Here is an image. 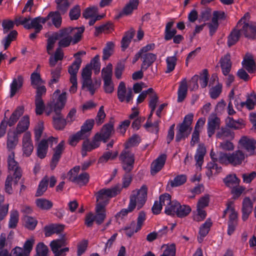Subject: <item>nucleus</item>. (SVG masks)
<instances>
[{
	"instance_id": "obj_1",
	"label": "nucleus",
	"mask_w": 256,
	"mask_h": 256,
	"mask_svg": "<svg viewBox=\"0 0 256 256\" xmlns=\"http://www.w3.org/2000/svg\"><path fill=\"white\" fill-rule=\"evenodd\" d=\"M148 194V187L146 185H142L141 188L136 191H133L130 196V202L126 208H122L116 215V218H122L129 212H131L135 208L136 206L138 209L141 208L145 204Z\"/></svg>"
},
{
	"instance_id": "obj_2",
	"label": "nucleus",
	"mask_w": 256,
	"mask_h": 256,
	"mask_svg": "<svg viewBox=\"0 0 256 256\" xmlns=\"http://www.w3.org/2000/svg\"><path fill=\"white\" fill-rule=\"evenodd\" d=\"M66 92H62L58 99L53 102L50 108V110L55 113V115L52 117L53 125L57 130H62L66 125V120L61 113L66 102Z\"/></svg>"
},
{
	"instance_id": "obj_3",
	"label": "nucleus",
	"mask_w": 256,
	"mask_h": 256,
	"mask_svg": "<svg viewBox=\"0 0 256 256\" xmlns=\"http://www.w3.org/2000/svg\"><path fill=\"white\" fill-rule=\"evenodd\" d=\"M122 188L119 184L111 188H102L96 194V201L108 204L110 198L115 197L120 192Z\"/></svg>"
},
{
	"instance_id": "obj_4",
	"label": "nucleus",
	"mask_w": 256,
	"mask_h": 256,
	"mask_svg": "<svg viewBox=\"0 0 256 256\" xmlns=\"http://www.w3.org/2000/svg\"><path fill=\"white\" fill-rule=\"evenodd\" d=\"M119 159L122 162L123 170L126 173H130L134 167V154L130 150H124L121 152Z\"/></svg>"
},
{
	"instance_id": "obj_5",
	"label": "nucleus",
	"mask_w": 256,
	"mask_h": 256,
	"mask_svg": "<svg viewBox=\"0 0 256 256\" xmlns=\"http://www.w3.org/2000/svg\"><path fill=\"white\" fill-rule=\"evenodd\" d=\"M73 28L72 27L66 28L59 30L56 32L58 38V48H66L72 43V36Z\"/></svg>"
},
{
	"instance_id": "obj_6",
	"label": "nucleus",
	"mask_w": 256,
	"mask_h": 256,
	"mask_svg": "<svg viewBox=\"0 0 256 256\" xmlns=\"http://www.w3.org/2000/svg\"><path fill=\"white\" fill-rule=\"evenodd\" d=\"M238 144L250 155L256 154V140L253 138L242 136L239 140Z\"/></svg>"
},
{
	"instance_id": "obj_7",
	"label": "nucleus",
	"mask_w": 256,
	"mask_h": 256,
	"mask_svg": "<svg viewBox=\"0 0 256 256\" xmlns=\"http://www.w3.org/2000/svg\"><path fill=\"white\" fill-rule=\"evenodd\" d=\"M117 95L119 101L121 102L126 101V103H129L134 97L132 90L130 88L128 89L126 93V84L124 82H121L119 84Z\"/></svg>"
},
{
	"instance_id": "obj_8",
	"label": "nucleus",
	"mask_w": 256,
	"mask_h": 256,
	"mask_svg": "<svg viewBox=\"0 0 256 256\" xmlns=\"http://www.w3.org/2000/svg\"><path fill=\"white\" fill-rule=\"evenodd\" d=\"M34 244L33 239L27 240L24 243L23 249L20 247L16 246L12 249V254L14 256H29Z\"/></svg>"
},
{
	"instance_id": "obj_9",
	"label": "nucleus",
	"mask_w": 256,
	"mask_h": 256,
	"mask_svg": "<svg viewBox=\"0 0 256 256\" xmlns=\"http://www.w3.org/2000/svg\"><path fill=\"white\" fill-rule=\"evenodd\" d=\"M220 120L216 115L210 116L208 122L207 133L209 138H211L216 130L220 129Z\"/></svg>"
},
{
	"instance_id": "obj_10",
	"label": "nucleus",
	"mask_w": 256,
	"mask_h": 256,
	"mask_svg": "<svg viewBox=\"0 0 256 256\" xmlns=\"http://www.w3.org/2000/svg\"><path fill=\"white\" fill-rule=\"evenodd\" d=\"M64 142L62 140L54 148V153L50 164V167L52 170H54L64 150Z\"/></svg>"
},
{
	"instance_id": "obj_11",
	"label": "nucleus",
	"mask_w": 256,
	"mask_h": 256,
	"mask_svg": "<svg viewBox=\"0 0 256 256\" xmlns=\"http://www.w3.org/2000/svg\"><path fill=\"white\" fill-rule=\"evenodd\" d=\"M241 30L244 36L248 39H256V23L250 22L244 23Z\"/></svg>"
},
{
	"instance_id": "obj_12",
	"label": "nucleus",
	"mask_w": 256,
	"mask_h": 256,
	"mask_svg": "<svg viewBox=\"0 0 256 256\" xmlns=\"http://www.w3.org/2000/svg\"><path fill=\"white\" fill-rule=\"evenodd\" d=\"M166 159V154H162L152 162L150 166V173L152 175H155L162 169L165 164Z\"/></svg>"
},
{
	"instance_id": "obj_13",
	"label": "nucleus",
	"mask_w": 256,
	"mask_h": 256,
	"mask_svg": "<svg viewBox=\"0 0 256 256\" xmlns=\"http://www.w3.org/2000/svg\"><path fill=\"white\" fill-rule=\"evenodd\" d=\"M242 64L250 74L254 73L256 71V64L252 56L246 54L244 58Z\"/></svg>"
},
{
	"instance_id": "obj_14",
	"label": "nucleus",
	"mask_w": 256,
	"mask_h": 256,
	"mask_svg": "<svg viewBox=\"0 0 256 256\" xmlns=\"http://www.w3.org/2000/svg\"><path fill=\"white\" fill-rule=\"evenodd\" d=\"M102 141L100 139V136L96 134L91 142L88 140H84L83 142L82 149L86 152H90L98 148L100 146V142Z\"/></svg>"
},
{
	"instance_id": "obj_15",
	"label": "nucleus",
	"mask_w": 256,
	"mask_h": 256,
	"mask_svg": "<svg viewBox=\"0 0 256 256\" xmlns=\"http://www.w3.org/2000/svg\"><path fill=\"white\" fill-rule=\"evenodd\" d=\"M65 228V226L62 224H52L46 226L44 228V232L46 237L51 236L54 234H60L62 232Z\"/></svg>"
},
{
	"instance_id": "obj_16",
	"label": "nucleus",
	"mask_w": 256,
	"mask_h": 256,
	"mask_svg": "<svg viewBox=\"0 0 256 256\" xmlns=\"http://www.w3.org/2000/svg\"><path fill=\"white\" fill-rule=\"evenodd\" d=\"M220 62L223 74L228 76L230 72L232 65L230 54L227 53L222 56L220 60Z\"/></svg>"
},
{
	"instance_id": "obj_17",
	"label": "nucleus",
	"mask_w": 256,
	"mask_h": 256,
	"mask_svg": "<svg viewBox=\"0 0 256 256\" xmlns=\"http://www.w3.org/2000/svg\"><path fill=\"white\" fill-rule=\"evenodd\" d=\"M114 124L109 122L104 124L101 130L100 133H96L100 136V139L104 142H107L112 132H114Z\"/></svg>"
},
{
	"instance_id": "obj_18",
	"label": "nucleus",
	"mask_w": 256,
	"mask_h": 256,
	"mask_svg": "<svg viewBox=\"0 0 256 256\" xmlns=\"http://www.w3.org/2000/svg\"><path fill=\"white\" fill-rule=\"evenodd\" d=\"M157 58V56L152 53L142 54L141 70H146L150 66Z\"/></svg>"
},
{
	"instance_id": "obj_19",
	"label": "nucleus",
	"mask_w": 256,
	"mask_h": 256,
	"mask_svg": "<svg viewBox=\"0 0 256 256\" xmlns=\"http://www.w3.org/2000/svg\"><path fill=\"white\" fill-rule=\"evenodd\" d=\"M246 100L245 102L240 103L241 108L246 107L248 110H251L254 109L256 106V93L254 92L246 95Z\"/></svg>"
},
{
	"instance_id": "obj_20",
	"label": "nucleus",
	"mask_w": 256,
	"mask_h": 256,
	"mask_svg": "<svg viewBox=\"0 0 256 256\" xmlns=\"http://www.w3.org/2000/svg\"><path fill=\"white\" fill-rule=\"evenodd\" d=\"M188 88L186 78L182 79L180 82V85L178 90V102H182L186 98L188 94Z\"/></svg>"
},
{
	"instance_id": "obj_21",
	"label": "nucleus",
	"mask_w": 256,
	"mask_h": 256,
	"mask_svg": "<svg viewBox=\"0 0 256 256\" xmlns=\"http://www.w3.org/2000/svg\"><path fill=\"white\" fill-rule=\"evenodd\" d=\"M24 78L22 76L19 75L17 78L12 80L10 84V97L12 98L22 86Z\"/></svg>"
},
{
	"instance_id": "obj_22",
	"label": "nucleus",
	"mask_w": 256,
	"mask_h": 256,
	"mask_svg": "<svg viewBox=\"0 0 256 256\" xmlns=\"http://www.w3.org/2000/svg\"><path fill=\"white\" fill-rule=\"evenodd\" d=\"M138 4L139 0H130L128 3L124 6L122 12L120 13L117 18H119L123 14L126 16L130 14L134 10L138 8Z\"/></svg>"
},
{
	"instance_id": "obj_23",
	"label": "nucleus",
	"mask_w": 256,
	"mask_h": 256,
	"mask_svg": "<svg viewBox=\"0 0 256 256\" xmlns=\"http://www.w3.org/2000/svg\"><path fill=\"white\" fill-rule=\"evenodd\" d=\"M245 158V154L240 150H237L230 154V164L234 166L240 164Z\"/></svg>"
},
{
	"instance_id": "obj_24",
	"label": "nucleus",
	"mask_w": 256,
	"mask_h": 256,
	"mask_svg": "<svg viewBox=\"0 0 256 256\" xmlns=\"http://www.w3.org/2000/svg\"><path fill=\"white\" fill-rule=\"evenodd\" d=\"M90 176L87 172L80 174L78 176H70L69 180L80 186L86 185L89 182Z\"/></svg>"
},
{
	"instance_id": "obj_25",
	"label": "nucleus",
	"mask_w": 256,
	"mask_h": 256,
	"mask_svg": "<svg viewBox=\"0 0 256 256\" xmlns=\"http://www.w3.org/2000/svg\"><path fill=\"white\" fill-rule=\"evenodd\" d=\"M242 34V32L241 28L240 29L236 28H234L228 37V46L230 48L235 44L238 41Z\"/></svg>"
},
{
	"instance_id": "obj_26",
	"label": "nucleus",
	"mask_w": 256,
	"mask_h": 256,
	"mask_svg": "<svg viewBox=\"0 0 256 256\" xmlns=\"http://www.w3.org/2000/svg\"><path fill=\"white\" fill-rule=\"evenodd\" d=\"M134 34L135 30L132 28L125 32L121 40V48L122 51H124L128 47Z\"/></svg>"
},
{
	"instance_id": "obj_27",
	"label": "nucleus",
	"mask_w": 256,
	"mask_h": 256,
	"mask_svg": "<svg viewBox=\"0 0 256 256\" xmlns=\"http://www.w3.org/2000/svg\"><path fill=\"white\" fill-rule=\"evenodd\" d=\"M30 126V118L28 116H24L18 122L16 132L20 134L28 130Z\"/></svg>"
},
{
	"instance_id": "obj_28",
	"label": "nucleus",
	"mask_w": 256,
	"mask_h": 256,
	"mask_svg": "<svg viewBox=\"0 0 256 256\" xmlns=\"http://www.w3.org/2000/svg\"><path fill=\"white\" fill-rule=\"evenodd\" d=\"M24 112V108L22 106H18L11 114L8 121V126H12L18 122L19 118Z\"/></svg>"
},
{
	"instance_id": "obj_29",
	"label": "nucleus",
	"mask_w": 256,
	"mask_h": 256,
	"mask_svg": "<svg viewBox=\"0 0 256 256\" xmlns=\"http://www.w3.org/2000/svg\"><path fill=\"white\" fill-rule=\"evenodd\" d=\"M240 182V180L235 174H229L223 179L225 185L230 188L234 186H238Z\"/></svg>"
},
{
	"instance_id": "obj_30",
	"label": "nucleus",
	"mask_w": 256,
	"mask_h": 256,
	"mask_svg": "<svg viewBox=\"0 0 256 256\" xmlns=\"http://www.w3.org/2000/svg\"><path fill=\"white\" fill-rule=\"evenodd\" d=\"M206 168L208 170V171L206 172V174L209 178L212 176L214 174H218L222 170V168L220 166H218V164H216V162H215V160L208 162Z\"/></svg>"
},
{
	"instance_id": "obj_31",
	"label": "nucleus",
	"mask_w": 256,
	"mask_h": 256,
	"mask_svg": "<svg viewBox=\"0 0 256 256\" xmlns=\"http://www.w3.org/2000/svg\"><path fill=\"white\" fill-rule=\"evenodd\" d=\"M18 134L16 132H8L7 148L9 150L14 149L17 145L18 141Z\"/></svg>"
},
{
	"instance_id": "obj_32",
	"label": "nucleus",
	"mask_w": 256,
	"mask_h": 256,
	"mask_svg": "<svg viewBox=\"0 0 256 256\" xmlns=\"http://www.w3.org/2000/svg\"><path fill=\"white\" fill-rule=\"evenodd\" d=\"M48 146V140L43 139L40 142L37 148V156L39 158L42 159L46 157Z\"/></svg>"
},
{
	"instance_id": "obj_33",
	"label": "nucleus",
	"mask_w": 256,
	"mask_h": 256,
	"mask_svg": "<svg viewBox=\"0 0 256 256\" xmlns=\"http://www.w3.org/2000/svg\"><path fill=\"white\" fill-rule=\"evenodd\" d=\"M18 32L16 30H12L2 40V44L4 46V50H6L10 46L11 42L16 40L18 36Z\"/></svg>"
},
{
	"instance_id": "obj_34",
	"label": "nucleus",
	"mask_w": 256,
	"mask_h": 256,
	"mask_svg": "<svg viewBox=\"0 0 256 256\" xmlns=\"http://www.w3.org/2000/svg\"><path fill=\"white\" fill-rule=\"evenodd\" d=\"M48 182L49 178L46 176L40 181L35 194L36 196L38 197L43 195L48 188Z\"/></svg>"
},
{
	"instance_id": "obj_35",
	"label": "nucleus",
	"mask_w": 256,
	"mask_h": 256,
	"mask_svg": "<svg viewBox=\"0 0 256 256\" xmlns=\"http://www.w3.org/2000/svg\"><path fill=\"white\" fill-rule=\"evenodd\" d=\"M67 244L66 234H62L60 238L52 240L50 243V246L52 250H56L60 248L62 246Z\"/></svg>"
},
{
	"instance_id": "obj_36",
	"label": "nucleus",
	"mask_w": 256,
	"mask_h": 256,
	"mask_svg": "<svg viewBox=\"0 0 256 256\" xmlns=\"http://www.w3.org/2000/svg\"><path fill=\"white\" fill-rule=\"evenodd\" d=\"M61 71L62 68L60 66H58L55 69L51 70L50 74L52 78L48 82V85L50 87H52L54 84H56L59 82Z\"/></svg>"
},
{
	"instance_id": "obj_37",
	"label": "nucleus",
	"mask_w": 256,
	"mask_h": 256,
	"mask_svg": "<svg viewBox=\"0 0 256 256\" xmlns=\"http://www.w3.org/2000/svg\"><path fill=\"white\" fill-rule=\"evenodd\" d=\"M94 123V119H88L85 121L84 124L81 126L80 132L86 136V138L89 136L88 134L92 128Z\"/></svg>"
},
{
	"instance_id": "obj_38",
	"label": "nucleus",
	"mask_w": 256,
	"mask_h": 256,
	"mask_svg": "<svg viewBox=\"0 0 256 256\" xmlns=\"http://www.w3.org/2000/svg\"><path fill=\"white\" fill-rule=\"evenodd\" d=\"M36 206L42 210H50L53 206V203L50 200L44 198H38L36 200Z\"/></svg>"
},
{
	"instance_id": "obj_39",
	"label": "nucleus",
	"mask_w": 256,
	"mask_h": 256,
	"mask_svg": "<svg viewBox=\"0 0 256 256\" xmlns=\"http://www.w3.org/2000/svg\"><path fill=\"white\" fill-rule=\"evenodd\" d=\"M160 122V120H155L153 123L147 120L144 127L148 132L158 134L159 132V124Z\"/></svg>"
},
{
	"instance_id": "obj_40",
	"label": "nucleus",
	"mask_w": 256,
	"mask_h": 256,
	"mask_svg": "<svg viewBox=\"0 0 256 256\" xmlns=\"http://www.w3.org/2000/svg\"><path fill=\"white\" fill-rule=\"evenodd\" d=\"M72 28L73 30L72 33V44H75L80 40L82 38V34L84 32V28L82 27Z\"/></svg>"
},
{
	"instance_id": "obj_41",
	"label": "nucleus",
	"mask_w": 256,
	"mask_h": 256,
	"mask_svg": "<svg viewBox=\"0 0 256 256\" xmlns=\"http://www.w3.org/2000/svg\"><path fill=\"white\" fill-rule=\"evenodd\" d=\"M187 180L185 174H179L176 176L173 180H171L169 184L172 188L178 187L184 184Z\"/></svg>"
},
{
	"instance_id": "obj_42",
	"label": "nucleus",
	"mask_w": 256,
	"mask_h": 256,
	"mask_svg": "<svg viewBox=\"0 0 256 256\" xmlns=\"http://www.w3.org/2000/svg\"><path fill=\"white\" fill-rule=\"evenodd\" d=\"M242 120L238 119L236 120L233 118L228 116L226 119V124L228 127L235 130L240 129L242 128Z\"/></svg>"
},
{
	"instance_id": "obj_43",
	"label": "nucleus",
	"mask_w": 256,
	"mask_h": 256,
	"mask_svg": "<svg viewBox=\"0 0 256 256\" xmlns=\"http://www.w3.org/2000/svg\"><path fill=\"white\" fill-rule=\"evenodd\" d=\"M179 202L177 201H171L165 208L164 212L168 216H174L176 214Z\"/></svg>"
},
{
	"instance_id": "obj_44",
	"label": "nucleus",
	"mask_w": 256,
	"mask_h": 256,
	"mask_svg": "<svg viewBox=\"0 0 256 256\" xmlns=\"http://www.w3.org/2000/svg\"><path fill=\"white\" fill-rule=\"evenodd\" d=\"M14 153L12 152L8 156V163L9 170L16 172L17 170L22 171L20 168L18 166V162L14 160Z\"/></svg>"
},
{
	"instance_id": "obj_45",
	"label": "nucleus",
	"mask_w": 256,
	"mask_h": 256,
	"mask_svg": "<svg viewBox=\"0 0 256 256\" xmlns=\"http://www.w3.org/2000/svg\"><path fill=\"white\" fill-rule=\"evenodd\" d=\"M19 214L16 210H13L10 212V218L8 222V228H15L18 222Z\"/></svg>"
},
{
	"instance_id": "obj_46",
	"label": "nucleus",
	"mask_w": 256,
	"mask_h": 256,
	"mask_svg": "<svg viewBox=\"0 0 256 256\" xmlns=\"http://www.w3.org/2000/svg\"><path fill=\"white\" fill-rule=\"evenodd\" d=\"M82 62V59L76 58L68 66V72L70 75H77Z\"/></svg>"
},
{
	"instance_id": "obj_47",
	"label": "nucleus",
	"mask_w": 256,
	"mask_h": 256,
	"mask_svg": "<svg viewBox=\"0 0 256 256\" xmlns=\"http://www.w3.org/2000/svg\"><path fill=\"white\" fill-rule=\"evenodd\" d=\"M4 197L0 194V222L7 216L8 211V204H4Z\"/></svg>"
},
{
	"instance_id": "obj_48",
	"label": "nucleus",
	"mask_w": 256,
	"mask_h": 256,
	"mask_svg": "<svg viewBox=\"0 0 256 256\" xmlns=\"http://www.w3.org/2000/svg\"><path fill=\"white\" fill-rule=\"evenodd\" d=\"M232 204L233 202H228L226 204V210H230V212L228 222H238V212L235 210L234 207L232 206Z\"/></svg>"
},
{
	"instance_id": "obj_49",
	"label": "nucleus",
	"mask_w": 256,
	"mask_h": 256,
	"mask_svg": "<svg viewBox=\"0 0 256 256\" xmlns=\"http://www.w3.org/2000/svg\"><path fill=\"white\" fill-rule=\"evenodd\" d=\"M60 14H62L61 12L58 10L50 12V18H52V24L57 28L60 27L62 24Z\"/></svg>"
},
{
	"instance_id": "obj_50",
	"label": "nucleus",
	"mask_w": 256,
	"mask_h": 256,
	"mask_svg": "<svg viewBox=\"0 0 256 256\" xmlns=\"http://www.w3.org/2000/svg\"><path fill=\"white\" fill-rule=\"evenodd\" d=\"M191 212V208L187 205H181L180 203L178 207L176 215L178 218H184L187 216Z\"/></svg>"
},
{
	"instance_id": "obj_51",
	"label": "nucleus",
	"mask_w": 256,
	"mask_h": 256,
	"mask_svg": "<svg viewBox=\"0 0 256 256\" xmlns=\"http://www.w3.org/2000/svg\"><path fill=\"white\" fill-rule=\"evenodd\" d=\"M118 155V152H114L110 151L106 152L99 158L98 163H106L109 160H113L117 157Z\"/></svg>"
},
{
	"instance_id": "obj_52",
	"label": "nucleus",
	"mask_w": 256,
	"mask_h": 256,
	"mask_svg": "<svg viewBox=\"0 0 256 256\" xmlns=\"http://www.w3.org/2000/svg\"><path fill=\"white\" fill-rule=\"evenodd\" d=\"M206 150L204 147H199L196 151L194 158L199 166H201L203 162L204 158L206 154Z\"/></svg>"
},
{
	"instance_id": "obj_53",
	"label": "nucleus",
	"mask_w": 256,
	"mask_h": 256,
	"mask_svg": "<svg viewBox=\"0 0 256 256\" xmlns=\"http://www.w3.org/2000/svg\"><path fill=\"white\" fill-rule=\"evenodd\" d=\"M212 224V223L210 219H207L206 221L200 226L198 232L199 235L206 236L210 230Z\"/></svg>"
},
{
	"instance_id": "obj_54",
	"label": "nucleus",
	"mask_w": 256,
	"mask_h": 256,
	"mask_svg": "<svg viewBox=\"0 0 256 256\" xmlns=\"http://www.w3.org/2000/svg\"><path fill=\"white\" fill-rule=\"evenodd\" d=\"M222 84L219 82H218L214 86H212L209 91L210 98L212 99L218 98L222 92Z\"/></svg>"
},
{
	"instance_id": "obj_55",
	"label": "nucleus",
	"mask_w": 256,
	"mask_h": 256,
	"mask_svg": "<svg viewBox=\"0 0 256 256\" xmlns=\"http://www.w3.org/2000/svg\"><path fill=\"white\" fill-rule=\"evenodd\" d=\"M38 19V17H36L32 19L29 25L25 26V28L30 30L34 28V30H36V32H40L42 29V26L40 24V21Z\"/></svg>"
},
{
	"instance_id": "obj_56",
	"label": "nucleus",
	"mask_w": 256,
	"mask_h": 256,
	"mask_svg": "<svg viewBox=\"0 0 256 256\" xmlns=\"http://www.w3.org/2000/svg\"><path fill=\"white\" fill-rule=\"evenodd\" d=\"M233 137V133L226 128H222L216 134V138L219 139H224L227 138H232Z\"/></svg>"
},
{
	"instance_id": "obj_57",
	"label": "nucleus",
	"mask_w": 256,
	"mask_h": 256,
	"mask_svg": "<svg viewBox=\"0 0 256 256\" xmlns=\"http://www.w3.org/2000/svg\"><path fill=\"white\" fill-rule=\"evenodd\" d=\"M57 4V10L60 11L62 14H65L70 6L68 0H55Z\"/></svg>"
},
{
	"instance_id": "obj_58",
	"label": "nucleus",
	"mask_w": 256,
	"mask_h": 256,
	"mask_svg": "<svg viewBox=\"0 0 256 256\" xmlns=\"http://www.w3.org/2000/svg\"><path fill=\"white\" fill-rule=\"evenodd\" d=\"M24 222L25 227L29 230H34L38 224L36 219L30 216H24Z\"/></svg>"
},
{
	"instance_id": "obj_59",
	"label": "nucleus",
	"mask_w": 256,
	"mask_h": 256,
	"mask_svg": "<svg viewBox=\"0 0 256 256\" xmlns=\"http://www.w3.org/2000/svg\"><path fill=\"white\" fill-rule=\"evenodd\" d=\"M114 44L112 42H108L106 43V46L103 49V55L102 58L104 60H107L111 56L112 54V49Z\"/></svg>"
},
{
	"instance_id": "obj_60",
	"label": "nucleus",
	"mask_w": 256,
	"mask_h": 256,
	"mask_svg": "<svg viewBox=\"0 0 256 256\" xmlns=\"http://www.w3.org/2000/svg\"><path fill=\"white\" fill-rule=\"evenodd\" d=\"M86 136L78 131L75 134L70 136L68 139L69 144L72 146H74L80 140H84Z\"/></svg>"
},
{
	"instance_id": "obj_61",
	"label": "nucleus",
	"mask_w": 256,
	"mask_h": 256,
	"mask_svg": "<svg viewBox=\"0 0 256 256\" xmlns=\"http://www.w3.org/2000/svg\"><path fill=\"white\" fill-rule=\"evenodd\" d=\"M58 39V38L57 36L56 32H54L48 38L46 50L48 54H51L50 51L54 48V44Z\"/></svg>"
},
{
	"instance_id": "obj_62",
	"label": "nucleus",
	"mask_w": 256,
	"mask_h": 256,
	"mask_svg": "<svg viewBox=\"0 0 256 256\" xmlns=\"http://www.w3.org/2000/svg\"><path fill=\"white\" fill-rule=\"evenodd\" d=\"M36 252L35 256H48V248L43 242H39L36 246Z\"/></svg>"
},
{
	"instance_id": "obj_63",
	"label": "nucleus",
	"mask_w": 256,
	"mask_h": 256,
	"mask_svg": "<svg viewBox=\"0 0 256 256\" xmlns=\"http://www.w3.org/2000/svg\"><path fill=\"white\" fill-rule=\"evenodd\" d=\"M140 142V138L138 135L134 134L130 137L128 142L126 144V148L136 146L138 145Z\"/></svg>"
},
{
	"instance_id": "obj_64",
	"label": "nucleus",
	"mask_w": 256,
	"mask_h": 256,
	"mask_svg": "<svg viewBox=\"0 0 256 256\" xmlns=\"http://www.w3.org/2000/svg\"><path fill=\"white\" fill-rule=\"evenodd\" d=\"M82 88H86L87 90L90 92L91 95H93L94 94L96 89L92 78L87 80H82Z\"/></svg>"
}]
</instances>
